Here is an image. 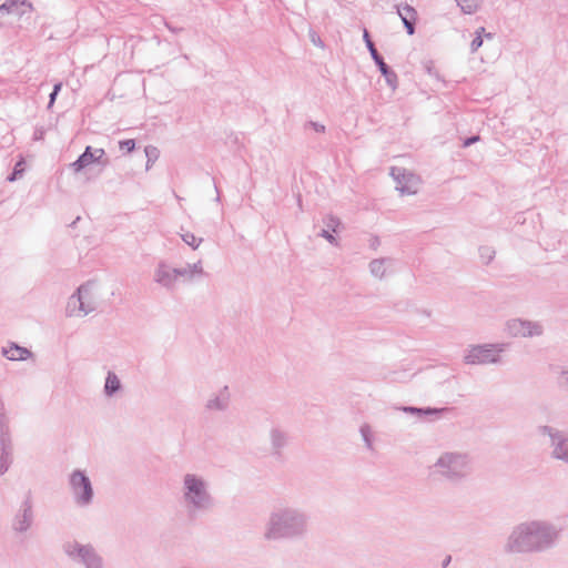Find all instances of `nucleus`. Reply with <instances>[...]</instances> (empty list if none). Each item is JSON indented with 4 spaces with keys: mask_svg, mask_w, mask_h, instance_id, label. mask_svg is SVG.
I'll return each instance as SVG.
<instances>
[{
    "mask_svg": "<svg viewBox=\"0 0 568 568\" xmlns=\"http://www.w3.org/2000/svg\"><path fill=\"white\" fill-rule=\"evenodd\" d=\"M164 26L172 33H180V32H182L184 30L182 27H175V26H173L172 23H170L168 21H164Z\"/></svg>",
    "mask_w": 568,
    "mask_h": 568,
    "instance_id": "79ce46f5",
    "label": "nucleus"
},
{
    "mask_svg": "<svg viewBox=\"0 0 568 568\" xmlns=\"http://www.w3.org/2000/svg\"><path fill=\"white\" fill-rule=\"evenodd\" d=\"M475 38L470 42V52L475 53L483 45V37H480V32H475Z\"/></svg>",
    "mask_w": 568,
    "mask_h": 568,
    "instance_id": "f704fd0d",
    "label": "nucleus"
},
{
    "mask_svg": "<svg viewBox=\"0 0 568 568\" xmlns=\"http://www.w3.org/2000/svg\"><path fill=\"white\" fill-rule=\"evenodd\" d=\"M479 253H480L481 260L486 264H488L494 258V255H495V252L490 247H487V246L480 247Z\"/></svg>",
    "mask_w": 568,
    "mask_h": 568,
    "instance_id": "2f4dec72",
    "label": "nucleus"
},
{
    "mask_svg": "<svg viewBox=\"0 0 568 568\" xmlns=\"http://www.w3.org/2000/svg\"><path fill=\"white\" fill-rule=\"evenodd\" d=\"M334 232L329 231V230H322L321 233H320V236L324 237L325 240H327L331 244H337V240L336 237L333 235Z\"/></svg>",
    "mask_w": 568,
    "mask_h": 568,
    "instance_id": "e433bc0d",
    "label": "nucleus"
},
{
    "mask_svg": "<svg viewBox=\"0 0 568 568\" xmlns=\"http://www.w3.org/2000/svg\"><path fill=\"white\" fill-rule=\"evenodd\" d=\"M465 14H473L479 8V0H455Z\"/></svg>",
    "mask_w": 568,
    "mask_h": 568,
    "instance_id": "393cba45",
    "label": "nucleus"
},
{
    "mask_svg": "<svg viewBox=\"0 0 568 568\" xmlns=\"http://www.w3.org/2000/svg\"><path fill=\"white\" fill-rule=\"evenodd\" d=\"M325 224L327 226L326 230H329L332 232H336L337 227L339 226L341 222L337 217L333 216V215H328L326 219H325Z\"/></svg>",
    "mask_w": 568,
    "mask_h": 568,
    "instance_id": "473e14b6",
    "label": "nucleus"
},
{
    "mask_svg": "<svg viewBox=\"0 0 568 568\" xmlns=\"http://www.w3.org/2000/svg\"><path fill=\"white\" fill-rule=\"evenodd\" d=\"M525 337L540 336L542 334V326L538 322L524 320Z\"/></svg>",
    "mask_w": 568,
    "mask_h": 568,
    "instance_id": "b1692460",
    "label": "nucleus"
},
{
    "mask_svg": "<svg viewBox=\"0 0 568 568\" xmlns=\"http://www.w3.org/2000/svg\"><path fill=\"white\" fill-rule=\"evenodd\" d=\"M476 32H480V37H483V38H484L485 33H487L484 27L478 28L476 30Z\"/></svg>",
    "mask_w": 568,
    "mask_h": 568,
    "instance_id": "09e8293b",
    "label": "nucleus"
},
{
    "mask_svg": "<svg viewBox=\"0 0 568 568\" xmlns=\"http://www.w3.org/2000/svg\"><path fill=\"white\" fill-rule=\"evenodd\" d=\"M397 13L406 29L407 34L413 36L416 31L417 11L409 4L397 7Z\"/></svg>",
    "mask_w": 568,
    "mask_h": 568,
    "instance_id": "f3484780",
    "label": "nucleus"
},
{
    "mask_svg": "<svg viewBox=\"0 0 568 568\" xmlns=\"http://www.w3.org/2000/svg\"><path fill=\"white\" fill-rule=\"evenodd\" d=\"M187 266L190 267V270L192 271V274L194 276H201L204 274V271H203V267H202V262L201 261H197L196 263L194 264H187Z\"/></svg>",
    "mask_w": 568,
    "mask_h": 568,
    "instance_id": "c9c22d12",
    "label": "nucleus"
},
{
    "mask_svg": "<svg viewBox=\"0 0 568 568\" xmlns=\"http://www.w3.org/2000/svg\"><path fill=\"white\" fill-rule=\"evenodd\" d=\"M484 37H485L486 39H493V38H494V34H493V33H490V32H487V33H485V36H484Z\"/></svg>",
    "mask_w": 568,
    "mask_h": 568,
    "instance_id": "8fccbe9b",
    "label": "nucleus"
},
{
    "mask_svg": "<svg viewBox=\"0 0 568 568\" xmlns=\"http://www.w3.org/2000/svg\"><path fill=\"white\" fill-rule=\"evenodd\" d=\"M432 468L434 475L452 484L463 481L471 470L468 455L457 452L442 454Z\"/></svg>",
    "mask_w": 568,
    "mask_h": 568,
    "instance_id": "20e7f679",
    "label": "nucleus"
},
{
    "mask_svg": "<svg viewBox=\"0 0 568 568\" xmlns=\"http://www.w3.org/2000/svg\"><path fill=\"white\" fill-rule=\"evenodd\" d=\"M558 383L560 385V387L565 388L566 390H568V371H562L559 378H558Z\"/></svg>",
    "mask_w": 568,
    "mask_h": 568,
    "instance_id": "4c0bfd02",
    "label": "nucleus"
},
{
    "mask_svg": "<svg viewBox=\"0 0 568 568\" xmlns=\"http://www.w3.org/2000/svg\"><path fill=\"white\" fill-rule=\"evenodd\" d=\"M176 267H171L165 261H160L154 271V282L166 291H174L176 283Z\"/></svg>",
    "mask_w": 568,
    "mask_h": 568,
    "instance_id": "ddd939ff",
    "label": "nucleus"
},
{
    "mask_svg": "<svg viewBox=\"0 0 568 568\" xmlns=\"http://www.w3.org/2000/svg\"><path fill=\"white\" fill-rule=\"evenodd\" d=\"M270 453L275 460L284 459V449L288 447L291 436L287 429L281 425H273L268 433Z\"/></svg>",
    "mask_w": 568,
    "mask_h": 568,
    "instance_id": "f8f14e48",
    "label": "nucleus"
},
{
    "mask_svg": "<svg viewBox=\"0 0 568 568\" xmlns=\"http://www.w3.org/2000/svg\"><path fill=\"white\" fill-rule=\"evenodd\" d=\"M214 187H215V191H216V196H215V202L220 203L221 202V193H220V190L217 187L216 184H214Z\"/></svg>",
    "mask_w": 568,
    "mask_h": 568,
    "instance_id": "a18cd8bd",
    "label": "nucleus"
},
{
    "mask_svg": "<svg viewBox=\"0 0 568 568\" xmlns=\"http://www.w3.org/2000/svg\"><path fill=\"white\" fill-rule=\"evenodd\" d=\"M378 244H379V240H378V237H374V239L372 240L371 246H372L373 248H375Z\"/></svg>",
    "mask_w": 568,
    "mask_h": 568,
    "instance_id": "49530a36",
    "label": "nucleus"
},
{
    "mask_svg": "<svg viewBox=\"0 0 568 568\" xmlns=\"http://www.w3.org/2000/svg\"><path fill=\"white\" fill-rule=\"evenodd\" d=\"M509 335L514 337H525V324L521 318H513L506 324Z\"/></svg>",
    "mask_w": 568,
    "mask_h": 568,
    "instance_id": "5701e85b",
    "label": "nucleus"
},
{
    "mask_svg": "<svg viewBox=\"0 0 568 568\" xmlns=\"http://www.w3.org/2000/svg\"><path fill=\"white\" fill-rule=\"evenodd\" d=\"M62 89V83L58 82L53 85L52 92L49 95L48 109H51L57 100L59 92Z\"/></svg>",
    "mask_w": 568,
    "mask_h": 568,
    "instance_id": "c756f323",
    "label": "nucleus"
},
{
    "mask_svg": "<svg viewBox=\"0 0 568 568\" xmlns=\"http://www.w3.org/2000/svg\"><path fill=\"white\" fill-rule=\"evenodd\" d=\"M1 354L9 361H27L33 357V353L14 342H10L8 346L2 347Z\"/></svg>",
    "mask_w": 568,
    "mask_h": 568,
    "instance_id": "a211bd4d",
    "label": "nucleus"
},
{
    "mask_svg": "<svg viewBox=\"0 0 568 568\" xmlns=\"http://www.w3.org/2000/svg\"><path fill=\"white\" fill-rule=\"evenodd\" d=\"M316 44H318V45H323L322 40H321V39H318V41H317V43H316Z\"/></svg>",
    "mask_w": 568,
    "mask_h": 568,
    "instance_id": "603ef678",
    "label": "nucleus"
},
{
    "mask_svg": "<svg viewBox=\"0 0 568 568\" xmlns=\"http://www.w3.org/2000/svg\"><path fill=\"white\" fill-rule=\"evenodd\" d=\"M44 134H45V130L43 126H38L34 129V132H33V140L34 141H40V140H43L44 138Z\"/></svg>",
    "mask_w": 568,
    "mask_h": 568,
    "instance_id": "ea45409f",
    "label": "nucleus"
},
{
    "mask_svg": "<svg viewBox=\"0 0 568 568\" xmlns=\"http://www.w3.org/2000/svg\"><path fill=\"white\" fill-rule=\"evenodd\" d=\"M363 40L374 63L378 68L381 74L384 77L387 85L392 90H396L398 85V77L396 72L384 61V58L377 51L375 43L373 42L371 34L366 28L363 29Z\"/></svg>",
    "mask_w": 568,
    "mask_h": 568,
    "instance_id": "9b49d317",
    "label": "nucleus"
},
{
    "mask_svg": "<svg viewBox=\"0 0 568 568\" xmlns=\"http://www.w3.org/2000/svg\"><path fill=\"white\" fill-rule=\"evenodd\" d=\"M402 194H412L414 193L413 191L409 190L408 186L406 185H400V183L398 184V186L396 187Z\"/></svg>",
    "mask_w": 568,
    "mask_h": 568,
    "instance_id": "c03bdc74",
    "label": "nucleus"
},
{
    "mask_svg": "<svg viewBox=\"0 0 568 568\" xmlns=\"http://www.w3.org/2000/svg\"><path fill=\"white\" fill-rule=\"evenodd\" d=\"M181 239L186 245L191 246L193 250H196L203 242V239L196 237L192 232L189 231L182 233Z\"/></svg>",
    "mask_w": 568,
    "mask_h": 568,
    "instance_id": "bb28decb",
    "label": "nucleus"
},
{
    "mask_svg": "<svg viewBox=\"0 0 568 568\" xmlns=\"http://www.w3.org/2000/svg\"><path fill=\"white\" fill-rule=\"evenodd\" d=\"M11 464L9 462H0V476L4 475L10 468Z\"/></svg>",
    "mask_w": 568,
    "mask_h": 568,
    "instance_id": "37998d69",
    "label": "nucleus"
},
{
    "mask_svg": "<svg viewBox=\"0 0 568 568\" xmlns=\"http://www.w3.org/2000/svg\"><path fill=\"white\" fill-rule=\"evenodd\" d=\"M226 389H227V387H225L223 390H221L213 398H210L206 402L205 407L209 410H224V409H226V407L229 405V399H230Z\"/></svg>",
    "mask_w": 568,
    "mask_h": 568,
    "instance_id": "aec40b11",
    "label": "nucleus"
},
{
    "mask_svg": "<svg viewBox=\"0 0 568 568\" xmlns=\"http://www.w3.org/2000/svg\"><path fill=\"white\" fill-rule=\"evenodd\" d=\"M24 160L21 158L16 164L12 172L7 176L8 182H14L22 176L24 172Z\"/></svg>",
    "mask_w": 568,
    "mask_h": 568,
    "instance_id": "cd10ccee",
    "label": "nucleus"
},
{
    "mask_svg": "<svg viewBox=\"0 0 568 568\" xmlns=\"http://www.w3.org/2000/svg\"><path fill=\"white\" fill-rule=\"evenodd\" d=\"M121 387H122V385H121V382H120L119 377L116 376V374L113 372H108L106 377H105V383H104L105 396H108V397L114 396L121 389Z\"/></svg>",
    "mask_w": 568,
    "mask_h": 568,
    "instance_id": "412c9836",
    "label": "nucleus"
},
{
    "mask_svg": "<svg viewBox=\"0 0 568 568\" xmlns=\"http://www.w3.org/2000/svg\"><path fill=\"white\" fill-rule=\"evenodd\" d=\"M389 258H375L369 263V272L376 278H383L386 274V262H389Z\"/></svg>",
    "mask_w": 568,
    "mask_h": 568,
    "instance_id": "4be33fe9",
    "label": "nucleus"
},
{
    "mask_svg": "<svg viewBox=\"0 0 568 568\" xmlns=\"http://www.w3.org/2000/svg\"><path fill=\"white\" fill-rule=\"evenodd\" d=\"M34 519L33 503L29 494L16 510L10 527L14 534L23 535L32 528Z\"/></svg>",
    "mask_w": 568,
    "mask_h": 568,
    "instance_id": "9d476101",
    "label": "nucleus"
},
{
    "mask_svg": "<svg viewBox=\"0 0 568 568\" xmlns=\"http://www.w3.org/2000/svg\"><path fill=\"white\" fill-rule=\"evenodd\" d=\"M144 152H145V156L148 159L146 170H149L151 164L158 160L160 152H159L158 148L153 146V145L145 146Z\"/></svg>",
    "mask_w": 568,
    "mask_h": 568,
    "instance_id": "c85d7f7f",
    "label": "nucleus"
},
{
    "mask_svg": "<svg viewBox=\"0 0 568 568\" xmlns=\"http://www.w3.org/2000/svg\"><path fill=\"white\" fill-rule=\"evenodd\" d=\"M12 440L9 426L1 425L0 434V462L12 464Z\"/></svg>",
    "mask_w": 568,
    "mask_h": 568,
    "instance_id": "6ab92c4d",
    "label": "nucleus"
},
{
    "mask_svg": "<svg viewBox=\"0 0 568 568\" xmlns=\"http://www.w3.org/2000/svg\"><path fill=\"white\" fill-rule=\"evenodd\" d=\"M450 559H452V557H450V556H447V557L444 559V561H443V567H444V568H446V567L449 565Z\"/></svg>",
    "mask_w": 568,
    "mask_h": 568,
    "instance_id": "de8ad7c7",
    "label": "nucleus"
},
{
    "mask_svg": "<svg viewBox=\"0 0 568 568\" xmlns=\"http://www.w3.org/2000/svg\"><path fill=\"white\" fill-rule=\"evenodd\" d=\"M310 516L301 508H275L265 525L264 539L268 541L300 540L308 532Z\"/></svg>",
    "mask_w": 568,
    "mask_h": 568,
    "instance_id": "f03ea898",
    "label": "nucleus"
},
{
    "mask_svg": "<svg viewBox=\"0 0 568 568\" xmlns=\"http://www.w3.org/2000/svg\"><path fill=\"white\" fill-rule=\"evenodd\" d=\"M176 277H183L187 281H191L193 280L194 275L192 274V271L190 270V267L186 265L185 267H176Z\"/></svg>",
    "mask_w": 568,
    "mask_h": 568,
    "instance_id": "72a5a7b5",
    "label": "nucleus"
},
{
    "mask_svg": "<svg viewBox=\"0 0 568 568\" xmlns=\"http://www.w3.org/2000/svg\"><path fill=\"white\" fill-rule=\"evenodd\" d=\"M402 412L415 415L419 419H434L439 418L444 413L448 412L449 408H433V407H415V406H402Z\"/></svg>",
    "mask_w": 568,
    "mask_h": 568,
    "instance_id": "dca6fc26",
    "label": "nucleus"
},
{
    "mask_svg": "<svg viewBox=\"0 0 568 568\" xmlns=\"http://www.w3.org/2000/svg\"><path fill=\"white\" fill-rule=\"evenodd\" d=\"M26 8L32 9L29 0H7L0 4V19L7 16L21 17L26 13Z\"/></svg>",
    "mask_w": 568,
    "mask_h": 568,
    "instance_id": "2eb2a0df",
    "label": "nucleus"
},
{
    "mask_svg": "<svg viewBox=\"0 0 568 568\" xmlns=\"http://www.w3.org/2000/svg\"><path fill=\"white\" fill-rule=\"evenodd\" d=\"M307 126L312 128L314 131L318 132V133H324L325 132V125L318 123V122H315V121H308L306 123Z\"/></svg>",
    "mask_w": 568,
    "mask_h": 568,
    "instance_id": "58836bf2",
    "label": "nucleus"
},
{
    "mask_svg": "<svg viewBox=\"0 0 568 568\" xmlns=\"http://www.w3.org/2000/svg\"><path fill=\"white\" fill-rule=\"evenodd\" d=\"M80 220V217L78 216L71 224V226H73L74 224H78V221Z\"/></svg>",
    "mask_w": 568,
    "mask_h": 568,
    "instance_id": "3c124183",
    "label": "nucleus"
},
{
    "mask_svg": "<svg viewBox=\"0 0 568 568\" xmlns=\"http://www.w3.org/2000/svg\"><path fill=\"white\" fill-rule=\"evenodd\" d=\"M93 285L94 282L88 281L69 297L65 310L68 316H85L95 310L94 303L90 300Z\"/></svg>",
    "mask_w": 568,
    "mask_h": 568,
    "instance_id": "0eeeda50",
    "label": "nucleus"
},
{
    "mask_svg": "<svg viewBox=\"0 0 568 568\" xmlns=\"http://www.w3.org/2000/svg\"><path fill=\"white\" fill-rule=\"evenodd\" d=\"M561 532L562 528L549 520H527L513 528L504 550L507 554L545 552L556 547Z\"/></svg>",
    "mask_w": 568,
    "mask_h": 568,
    "instance_id": "f257e3e1",
    "label": "nucleus"
},
{
    "mask_svg": "<svg viewBox=\"0 0 568 568\" xmlns=\"http://www.w3.org/2000/svg\"><path fill=\"white\" fill-rule=\"evenodd\" d=\"M104 155L103 149H93L89 145L85 150L78 156V159L70 164L72 170L78 173L83 169L89 166L92 163H97Z\"/></svg>",
    "mask_w": 568,
    "mask_h": 568,
    "instance_id": "4468645a",
    "label": "nucleus"
},
{
    "mask_svg": "<svg viewBox=\"0 0 568 568\" xmlns=\"http://www.w3.org/2000/svg\"><path fill=\"white\" fill-rule=\"evenodd\" d=\"M65 556L74 564L84 568H103V558L91 544L77 540L67 541L62 546Z\"/></svg>",
    "mask_w": 568,
    "mask_h": 568,
    "instance_id": "39448f33",
    "label": "nucleus"
},
{
    "mask_svg": "<svg viewBox=\"0 0 568 568\" xmlns=\"http://www.w3.org/2000/svg\"><path fill=\"white\" fill-rule=\"evenodd\" d=\"M504 349V344L475 345L468 349L464 361L469 365L497 364L500 362V353Z\"/></svg>",
    "mask_w": 568,
    "mask_h": 568,
    "instance_id": "6e6552de",
    "label": "nucleus"
},
{
    "mask_svg": "<svg viewBox=\"0 0 568 568\" xmlns=\"http://www.w3.org/2000/svg\"><path fill=\"white\" fill-rule=\"evenodd\" d=\"M361 436L367 449L373 450V430L368 424H363L359 428Z\"/></svg>",
    "mask_w": 568,
    "mask_h": 568,
    "instance_id": "a878e982",
    "label": "nucleus"
},
{
    "mask_svg": "<svg viewBox=\"0 0 568 568\" xmlns=\"http://www.w3.org/2000/svg\"><path fill=\"white\" fill-rule=\"evenodd\" d=\"M119 145H120V150H122L126 153H131L135 149V140H133V139L122 140L119 142Z\"/></svg>",
    "mask_w": 568,
    "mask_h": 568,
    "instance_id": "7c9ffc66",
    "label": "nucleus"
},
{
    "mask_svg": "<svg viewBox=\"0 0 568 568\" xmlns=\"http://www.w3.org/2000/svg\"><path fill=\"white\" fill-rule=\"evenodd\" d=\"M537 432L549 437L551 457L568 465V433L549 425H539Z\"/></svg>",
    "mask_w": 568,
    "mask_h": 568,
    "instance_id": "1a4fd4ad",
    "label": "nucleus"
},
{
    "mask_svg": "<svg viewBox=\"0 0 568 568\" xmlns=\"http://www.w3.org/2000/svg\"><path fill=\"white\" fill-rule=\"evenodd\" d=\"M182 493L183 504L190 518L211 511L215 505L209 483L196 474L184 475Z\"/></svg>",
    "mask_w": 568,
    "mask_h": 568,
    "instance_id": "7ed1b4c3",
    "label": "nucleus"
},
{
    "mask_svg": "<svg viewBox=\"0 0 568 568\" xmlns=\"http://www.w3.org/2000/svg\"><path fill=\"white\" fill-rule=\"evenodd\" d=\"M479 135H471V136H468L464 140L463 142V146L464 148H468L470 145H473L474 143H476L477 141H479Z\"/></svg>",
    "mask_w": 568,
    "mask_h": 568,
    "instance_id": "a19ab883",
    "label": "nucleus"
},
{
    "mask_svg": "<svg viewBox=\"0 0 568 568\" xmlns=\"http://www.w3.org/2000/svg\"><path fill=\"white\" fill-rule=\"evenodd\" d=\"M69 486L72 491L74 503L80 507H87L92 504L94 491L91 479L81 469L73 470L69 476Z\"/></svg>",
    "mask_w": 568,
    "mask_h": 568,
    "instance_id": "423d86ee",
    "label": "nucleus"
}]
</instances>
